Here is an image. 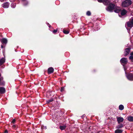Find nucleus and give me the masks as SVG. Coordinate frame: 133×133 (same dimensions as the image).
I'll return each mask as SVG.
<instances>
[{"instance_id": "26", "label": "nucleus", "mask_w": 133, "mask_h": 133, "mask_svg": "<svg viewBox=\"0 0 133 133\" xmlns=\"http://www.w3.org/2000/svg\"><path fill=\"white\" fill-rule=\"evenodd\" d=\"M57 30H54L53 31V33H55L57 32Z\"/></svg>"}, {"instance_id": "16", "label": "nucleus", "mask_w": 133, "mask_h": 133, "mask_svg": "<svg viewBox=\"0 0 133 133\" xmlns=\"http://www.w3.org/2000/svg\"><path fill=\"white\" fill-rule=\"evenodd\" d=\"M122 131L121 130L117 129L115 131V133H122Z\"/></svg>"}, {"instance_id": "6", "label": "nucleus", "mask_w": 133, "mask_h": 133, "mask_svg": "<svg viewBox=\"0 0 133 133\" xmlns=\"http://www.w3.org/2000/svg\"><path fill=\"white\" fill-rule=\"evenodd\" d=\"M131 48H127L125 50V52L124 53V56H126L128 55L130 51Z\"/></svg>"}, {"instance_id": "31", "label": "nucleus", "mask_w": 133, "mask_h": 133, "mask_svg": "<svg viewBox=\"0 0 133 133\" xmlns=\"http://www.w3.org/2000/svg\"><path fill=\"white\" fill-rule=\"evenodd\" d=\"M4 133H8V131H7V130H5L4 131Z\"/></svg>"}, {"instance_id": "30", "label": "nucleus", "mask_w": 133, "mask_h": 133, "mask_svg": "<svg viewBox=\"0 0 133 133\" xmlns=\"http://www.w3.org/2000/svg\"><path fill=\"white\" fill-rule=\"evenodd\" d=\"M64 87H62V88H61V92H62V91H64Z\"/></svg>"}, {"instance_id": "11", "label": "nucleus", "mask_w": 133, "mask_h": 133, "mask_svg": "<svg viewBox=\"0 0 133 133\" xmlns=\"http://www.w3.org/2000/svg\"><path fill=\"white\" fill-rule=\"evenodd\" d=\"M127 12V11L125 9H123L121 11V15L122 16H124L125 15Z\"/></svg>"}, {"instance_id": "17", "label": "nucleus", "mask_w": 133, "mask_h": 133, "mask_svg": "<svg viewBox=\"0 0 133 133\" xmlns=\"http://www.w3.org/2000/svg\"><path fill=\"white\" fill-rule=\"evenodd\" d=\"M66 126L65 125L63 126H60V128L61 130H64L66 128Z\"/></svg>"}, {"instance_id": "13", "label": "nucleus", "mask_w": 133, "mask_h": 133, "mask_svg": "<svg viewBox=\"0 0 133 133\" xmlns=\"http://www.w3.org/2000/svg\"><path fill=\"white\" fill-rule=\"evenodd\" d=\"M5 59L3 57L2 58L0 59V64L1 65L5 62Z\"/></svg>"}, {"instance_id": "33", "label": "nucleus", "mask_w": 133, "mask_h": 133, "mask_svg": "<svg viewBox=\"0 0 133 133\" xmlns=\"http://www.w3.org/2000/svg\"><path fill=\"white\" fill-rule=\"evenodd\" d=\"M1 48H3V46L2 45H1Z\"/></svg>"}, {"instance_id": "4", "label": "nucleus", "mask_w": 133, "mask_h": 133, "mask_svg": "<svg viewBox=\"0 0 133 133\" xmlns=\"http://www.w3.org/2000/svg\"><path fill=\"white\" fill-rule=\"evenodd\" d=\"M120 61L121 63L126 64L127 63L128 61L126 58H123L121 59Z\"/></svg>"}, {"instance_id": "35", "label": "nucleus", "mask_w": 133, "mask_h": 133, "mask_svg": "<svg viewBox=\"0 0 133 133\" xmlns=\"http://www.w3.org/2000/svg\"><path fill=\"white\" fill-rule=\"evenodd\" d=\"M91 129V128H89V129Z\"/></svg>"}, {"instance_id": "22", "label": "nucleus", "mask_w": 133, "mask_h": 133, "mask_svg": "<svg viewBox=\"0 0 133 133\" xmlns=\"http://www.w3.org/2000/svg\"><path fill=\"white\" fill-rule=\"evenodd\" d=\"M63 32L64 34H68L69 33V31L66 30H64Z\"/></svg>"}, {"instance_id": "12", "label": "nucleus", "mask_w": 133, "mask_h": 133, "mask_svg": "<svg viewBox=\"0 0 133 133\" xmlns=\"http://www.w3.org/2000/svg\"><path fill=\"white\" fill-rule=\"evenodd\" d=\"M1 42L2 43L6 44L7 43V40L5 38H3L1 40Z\"/></svg>"}, {"instance_id": "27", "label": "nucleus", "mask_w": 133, "mask_h": 133, "mask_svg": "<svg viewBox=\"0 0 133 133\" xmlns=\"http://www.w3.org/2000/svg\"><path fill=\"white\" fill-rule=\"evenodd\" d=\"M15 119H14L12 121H11V123H14L15 122Z\"/></svg>"}, {"instance_id": "5", "label": "nucleus", "mask_w": 133, "mask_h": 133, "mask_svg": "<svg viewBox=\"0 0 133 133\" xmlns=\"http://www.w3.org/2000/svg\"><path fill=\"white\" fill-rule=\"evenodd\" d=\"M9 3L8 2H5L2 5V6L5 8H8L9 7Z\"/></svg>"}, {"instance_id": "24", "label": "nucleus", "mask_w": 133, "mask_h": 133, "mask_svg": "<svg viewBox=\"0 0 133 133\" xmlns=\"http://www.w3.org/2000/svg\"><path fill=\"white\" fill-rule=\"evenodd\" d=\"M114 11L115 12H116V13H118L119 12V10H117V9H116V10H114Z\"/></svg>"}, {"instance_id": "9", "label": "nucleus", "mask_w": 133, "mask_h": 133, "mask_svg": "<svg viewBox=\"0 0 133 133\" xmlns=\"http://www.w3.org/2000/svg\"><path fill=\"white\" fill-rule=\"evenodd\" d=\"M5 89L3 87H0V94H2L5 92Z\"/></svg>"}, {"instance_id": "18", "label": "nucleus", "mask_w": 133, "mask_h": 133, "mask_svg": "<svg viewBox=\"0 0 133 133\" xmlns=\"http://www.w3.org/2000/svg\"><path fill=\"white\" fill-rule=\"evenodd\" d=\"M124 107L122 105H120L119 106V109L120 110H122L123 109Z\"/></svg>"}, {"instance_id": "2", "label": "nucleus", "mask_w": 133, "mask_h": 133, "mask_svg": "<svg viewBox=\"0 0 133 133\" xmlns=\"http://www.w3.org/2000/svg\"><path fill=\"white\" fill-rule=\"evenodd\" d=\"M115 8V6L113 4L111 3L107 9V10L110 12H112Z\"/></svg>"}, {"instance_id": "32", "label": "nucleus", "mask_w": 133, "mask_h": 133, "mask_svg": "<svg viewBox=\"0 0 133 133\" xmlns=\"http://www.w3.org/2000/svg\"><path fill=\"white\" fill-rule=\"evenodd\" d=\"M130 55L131 56L133 55V52H131Z\"/></svg>"}, {"instance_id": "21", "label": "nucleus", "mask_w": 133, "mask_h": 133, "mask_svg": "<svg viewBox=\"0 0 133 133\" xmlns=\"http://www.w3.org/2000/svg\"><path fill=\"white\" fill-rule=\"evenodd\" d=\"M53 101V99H50L46 101V102L47 103H49L50 102H52Z\"/></svg>"}, {"instance_id": "3", "label": "nucleus", "mask_w": 133, "mask_h": 133, "mask_svg": "<svg viewBox=\"0 0 133 133\" xmlns=\"http://www.w3.org/2000/svg\"><path fill=\"white\" fill-rule=\"evenodd\" d=\"M126 74V76L128 79L130 81L133 80V74L131 73H129L127 74L126 72H125Z\"/></svg>"}, {"instance_id": "25", "label": "nucleus", "mask_w": 133, "mask_h": 133, "mask_svg": "<svg viewBox=\"0 0 133 133\" xmlns=\"http://www.w3.org/2000/svg\"><path fill=\"white\" fill-rule=\"evenodd\" d=\"M129 58L130 59L133 60V56H131L129 57Z\"/></svg>"}, {"instance_id": "20", "label": "nucleus", "mask_w": 133, "mask_h": 133, "mask_svg": "<svg viewBox=\"0 0 133 133\" xmlns=\"http://www.w3.org/2000/svg\"><path fill=\"white\" fill-rule=\"evenodd\" d=\"M16 6V4L15 3H13L11 4V6L12 8H14Z\"/></svg>"}, {"instance_id": "7", "label": "nucleus", "mask_w": 133, "mask_h": 133, "mask_svg": "<svg viewBox=\"0 0 133 133\" xmlns=\"http://www.w3.org/2000/svg\"><path fill=\"white\" fill-rule=\"evenodd\" d=\"M117 121L119 124L121 122H123L124 120V119L122 117H117Z\"/></svg>"}, {"instance_id": "38", "label": "nucleus", "mask_w": 133, "mask_h": 133, "mask_svg": "<svg viewBox=\"0 0 133 133\" xmlns=\"http://www.w3.org/2000/svg\"><path fill=\"white\" fill-rule=\"evenodd\" d=\"M1 65L0 64V66Z\"/></svg>"}, {"instance_id": "36", "label": "nucleus", "mask_w": 133, "mask_h": 133, "mask_svg": "<svg viewBox=\"0 0 133 133\" xmlns=\"http://www.w3.org/2000/svg\"><path fill=\"white\" fill-rule=\"evenodd\" d=\"M50 26H49V27L50 28Z\"/></svg>"}, {"instance_id": "14", "label": "nucleus", "mask_w": 133, "mask_h": 133, "mask_svg": "<svg viewBox=\"0 0 133 133\" xmlns=\"http://www.w3.org/2000/svg\"><path fill=\"white\" fill-rule=\"evenodd\" d=\"M123 127V124H121L117 125L116 127V128L118 129H120L122 128Z\"/></svg>"}, {"instance_id": "10", "label": "nucleus", "mask_w": 133, "mask_h": 133, "mask_svg": "<svg viewBox=\"0 0 133 133\" xmlns=\"http://www.w3.org/2000/svg\"><path fill=\"white\" fill-rule=\"evenodd\" d=\"M127 24L128 26L129 27L131 28L133 26V24L130 21L127 22Z\"/></svg>"}, {"instance_id": "19", "label": "nucleus", "mask_w": 133, "mask_h": 133, "mask_svg": "<svg viewBox=\"0 0 133 133\" xmlns=\"http://www.w3.org/2000/svg\"><path fill=\"white\" fill-rule=\"evenodd\" d=\"M99 2H105L106 3L109 2V1L108 0H97Z\"/></svg>"}, {"instance_id": "23", "label": "nucleus", "mask_w": 133, "mask_h": 133, "mask_svg": "<svg viewBox=\"0 0 133 133\" xmlns=\"http://www.w3.org/2000/svg\"><path fill=\"white\" fill-rule=\"evenodd\" d=\"M91 14V13L89 11H88L87 12V15L88 16H89Z\"/></svg>"}, {"instance_id": "8", "label": "nucleus", "mask_w": 133, "mask_h": 133, "mask_svg": "<svg viewBox=\"0 0 133 133\" xmlns=\"http://www.w3.org/2000/svg\"><path fill=\"white\" fill-rule=\"evenodd\" d=\"M54 71V69L52 67L49 68L48 70V73L49 74H50L52 73Z\"/></svg>"}, {"instance_id": "37", "label": "nucleus", "mask_w": 133, "mask_h": 133, "mask_svg": "<svg viewBox=\"0 0 133 133\" xmlns=\"http://www.w3.org/2000/svg\"><path fill=\"white\" fill-rule=\"evenodd\" d=\"M23 0V1H25V0Z\"/></svg>"}, {"instance_id": "28", "label": "nucleus", "mask_w": 133, "mask_h": 133, "mask_svg": "<svg viewBox=\"0 0 133 133\" xmlns=\"http://www.w3.org/2000/svg\"><path fill=\"white\" fill-rule=\"evenodd\" d=\"M12 127L13 128H14V129H15L17 127V126L15 125H13Z\"/></svg>"}, {"instance_id": "29", "label": "nucleus", "mask_w": 133, "mask_h": 133, "mask_svg": "<svg viewBox=\"0 0 133 133\" xmlns=\"http://www.w3.org/2000/svg\"><path fill=\"white\" fill-rule=\"evenodd\" d=\"M130 21L133 24V18L131 19Z\"/></svg>"}, {"instance_id": "1", "label": "nucleus", "mask_w": 133, "mask_h": 133, "mask_svg": "<svg viewBox=\"0 0 133 133\" xmlns=\"http://www.w3.org/2000/svg\"><path fill=\"white\" fill-rule=\"evenodd\" d=\"M132 4L131 0H126L122 2V5L123 7H127L130 5Z\"/></svg>"}, {"instance_id": "34", "label": "nucleus", "mask_w": 133, "mask_h": 133, "mask_svg": "<svg viewBox=\"0 0 133 133\" xmlns=\"http://www.w3.org/2000/svg\"><path fill=\"white\" fill-rule=\"evenodd\" d=\"M27 4H24V5H26Z\"/></svg>"}, {"instance_id": "15", "label": "nucleus", "mask_w": 133, "mask_h": 133, "mask_svg": "<svg viewBox=\"0 0 133 133\" xmlns=\"http://www.w3.org/2000/svg\"><path fill=\"white\" fill-rule=\"evenodd\" d=\"M128 120L130 122H131L133 121V117L130 116L128 117Z\"/></svg>"}]
</instances>
